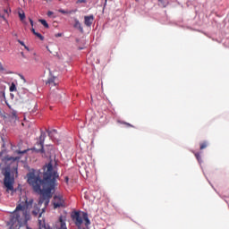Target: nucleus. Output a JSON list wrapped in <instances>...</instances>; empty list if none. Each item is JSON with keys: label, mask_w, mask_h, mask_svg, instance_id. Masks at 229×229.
Returning a JSON list of instances; mask_svg holds the SVG:
<instances>
[{"label": "nucleus", "mask_w": 229, "mask_h": 229, "mask_svg": "<svg viewBox=\"0 0 229 229\" xmlns=\"http://www.w3.org/2000/svg\"><path fill=\"white\" fill-rule=\"evenodd\" d=\"M27 177V182L34 192L41 194L38 205H44L45 208H42V212H46V208L49 205V201L53 198V191L56 187V179L59 177L58 172L55 171L51 163H48L43 166V179L35 173H29Z\"/></svg>", "instance_id": "obj_1"}, {"label": "nucleus", "mask_w": 229, "mask_h": 229, "mask_svg": "<svg viewBox=\"0 0 229 229\" xmlns=\"http://www.w3.org/2000/svg\"><path fill=\"white\" fill-rule=\"evenodd\" d=\"M25 203L26 205L24 206L19 204L15 210L11 214L10 220L7 223L10 229H19L22 225V223H28V221H30L28 208L33 205V199H27Z\"/></svg>", "instance_id": "obj_2"}, {"label": "nucleus", "mask_w": 229, "mask_h": 229, "mask_svg": "<svg viewBox=\"0 0 229 229\" xmlns=\"http://www.w3.org/2000/svg\"><path fill=\"white\" fill-rule=\"evenodd\" d=\"M2 174L4 176V185L6 188V191H13V183H15V179L12 177L10 168H4L2 170Z\"/></svg>", "instance_id": "obj_3"}, {"label": "nucleus", "mask_w": 229, "mask_h": 229, "mask_svg": "<svg viewBox=\"0 0 229 229\" xmlns=\"http://www.w3.org/2000/svg\"><path fill=\"white\" fill-rule=\"evenodd\" d=\"M46 140V132L41 131L38 140L36 143V151L38 153H44V141Z\"/></svg>", "instance_id": "obj_4"}, {"label": "nucleus", "mask_w": 229, "mask_h": 229, "mask_svg": "<svg viewBox=\"0 0 229 229\" xmlns=\"http://www.w3.org/2000/svg\"><path fill=\"white\" fill-rule=\"evenodd\" d=\"M72 219L75 225L81 229V225H83V215L81 216L79 211H75L72 214Z\"/></svg>", "instance_id": "obj_5"}, {"label": "nucleus", "mask_w": 229, "mask_h": 229, "mask_svg": "<svg viewBox=\"0 0 229 229\" xmlns=\"http://www.w3.org/2000/svg\"><path fill=\"white\" fill-rule=\"evenodd\" d=\"M64 196L62 195H55L54 197L53 205L54 208H60V207H64Z\"/></svg>", "instance_id": "obj_6"}, {"label": "nucleus", "mask_w": 229, "mask_h": 229, "mask_svg": "<svg viewBox=\"0 0 229 229\" xmlns=\"http://www.w3.org/2000/svg\"><path fill=\"white\" fill-rule=\"evenodd\" d=\"M93 22H94V15L90 14L89 16H84L85 26H87L88 28H90Z\"/></svg>", "instance_id": "obj_7"}, {"label": "nucleus", "mask_w": 229, "mask_h": 229, "mask_svg": "<svg viewBox=\"0 0 229 229\" xmlns=\"http://www.w3.org/2000/svg\"><path fill=\"white\" fill-rule=\"evenodd\" d=\"M56 229H67V225H65V220H64V216L59 217V221L55 225Z\"/></svg>", "instance_id": "obj_8"}, {"label": "nucleus", "mask_w": 229, "mask_h": 229, "mask_svg": "<svg viewBox=\"0 0 229 229\" xmlns=\"http://www.w3.org/2000/svg\"><path fill=\"white\" fill-rule=\"evenodd\" d=\"M56 81V77L50 76L47 81V85H48V87H56V85H58V82Z\"/></svg>", "instance_id": "obj_9"}, {"label": "nucleus", "mask_w": 229, "mask_h": 229, "mask_svg": "<svg viewBox=\"0 0 229 229\" xmlns=\"http://www.w3.org/2000/svg\"><path fill=\"white\" fill-rule=\"evenodd\" d=\"M9 119L11 123H15L19 119V116H17V111H12L11 114L9 115Z\"/></svg>", "instance_id": "obj_10"}, {"label": "nucleus", "mask_w": 229, "mask_h": 229, "mask_svg": "<svg viewBox=\"0 0 229 229\" xmlns=\"http://www.w3.org/2000/svg\"><path fill=\"white\" fill-rule=\"evenodd\" d=\"M74 21H75V23H74L73 27L76 30H79L81 31V33H83V27L81 26V23L80 22V20L75 19Z\"/></svg>", "instance_id": "obj_11"}, {"label": "nucleus", "mask_w": 229, "mask_h": 229, "mask_svg": "<svg viewBox=\"0 0 229 229\" xmlns=\"http://www.w3.org/2000/svg\"><path fill=\"white\" fill-rule=\"evenodd\" d=\"M82 217H83V220L85 221V226H89L90 220L89 219V214H87L86 212H82Z\"/></svg>", "instance_id": "obj_12"}, {"label": "nucleus", "mask_w": 229, "mask_h": 229, "mask_svg": "<svg viewBox=\"0 0 229 229\" xmlns=\"http://www.w3.org/2000/svg\"><path fill=\"white\" fill-rule=\"evenodd\" d=\"M58 12H59V13H63L64 15H67L69 13H76L78 12V10L75 9V10H72V11H65L64 9H59Z\"/></svg>", "instance_id": "obj_13"}, {"label": "nucleus", "mask_w": 229, "mask_h": 229, "mask_svg": "<svg viewBox=\"0 0 229 229\" xmlns=\"http://www.w3.org/2000/svg\"><path fill=\"white\" fill-rule=\"evenodd\" d=\"M38 214H40V208H38V206H34V208L32 210V216H34L35 217H37V216H38Z\"/></svg>", "instance_id": "obj_14"}, {"label": "nucleus", "mask_w": 229, "mask_h": 229, "mask_svg": "<svg viewBox=\"0 0 229 229\" xmlns=\"http://www.w3.org/2000/svg\"><path fill=\"white\" fill-rule=\"evenodd\" d=\"M10 92H17V86H15L14 82H12L10 88H9Z\"/></svg>", "instance_id": "obj_15"}, {"label": "nucleus", "mask_w": 229, "mask_h": 229, "mask_svg": "<svg viewBox=\"0 0 229 229\" xmlns=\"http://www.w3.org/2000/svg\"><path fill=\"white\" fill-rule=\"evenodd\" d=\"M18 15H19L21 21H24L26 19V14L24 13L23 11L19 12Z\"/></svg>", "instance_id": "obj_16"}, {"label": "nucleus", "mask_w": 229, "mask_h": 229, "mask_svg": "<svg viewBox=\"0 0 229 229\" xmlns=\"http://www.w3.org/2000/svg\"><path fill=\"white\" fill-rule=\"evenodd\" d=\"M39 22L44 26V28H49V24L46 20H39Z\"/></svg>", "instance_id": "obj_17"}, {"label": "nucleus", "mask_w": 229, "mask_h": 229, "mask_svg": "<svg viewBox=\"0 0 229 229\" xmlns=\"http://www.w3.org/2000/svg\"><path fill=\"white\" fill-rule=\"evenodd\" d=\"M207 146H208V143H207V141L200 143V149L207 148Z\"/></svg>", "instance_id": "obj_18"}, {"label": "nucleus", "mask_w": 229, "mask_h": 229, "mask_svg": "<svg viewBox=\"0 0 229 229\" xmlns=\"http://www.w3.org/2000/svg\"><path fill=\"white\" fill-rule=\"evenodd\" d=\"M34 35L38 37L39 40H44V36H42V34L36 32Z\"/></svg>", "instance_id": "obj_19"}, {"label": "nucleus", "mask_w": 229, "mask_h": 229, "mask_svg": "<svg viewBox=\"0 0 229 229\" xmlns=\"http://www.w3.org/2000/svg\"><path fill=\"white\" fill-rule=\"evenodd\" d=\"M3 73H4V74H13V72H11L10 70H6V69L4 68V70L3 71Z\"/></svg>", "instance_id": "obj_20"}, {"label": "nucleus", "mask_w": 229, "mask_h": 229, "mask_svg": "<svg viewBox=\"0 0 229 229\" xmlns=\"http://www.w3.org/2000/svg\"><path fill=\"white\" fill-rule=\"evenodd\" d=\"M195 157H196L198 162H201V156L199 155V153H195Z\"/></svg>", "instance_id": "obj_21"}, {"label": "nucleus", "mask_w": 229, "mask_h": 229, "mask_svg": "<svg viewBox=\"0 0 229 229\" xmlns=\"http://www.w3.org/2000/svg\"><path fill=\"white\" fill-rule=\"evenodd\" d=\"M4 13H6V15H10L12 10H10V8L7 9H4Z\"/></svg>", "instance_id": "obj_22"}, {"label": "nucleus", "mask_w": 229, "mask_h": 229, "mask_svg": "<svg viewBox=\"0 0 229 229\" xmlns=\"http://www.w3.org/2000/svg\"><path fill=\"white\" fill-rule=\"evenodd\" d=\"M83 3H87V0H77L76 4H81Z\"/></svg>", "instance_id": "obj_23"}, {"label": "nucleus", "mask_w": 229, "mask_h": 229, "mask_svg": "<svg viewBox=\"0 0 229 229\" xmlns=\"http://www.w3.org/2000/svg\"><path fill=\"white\" fill-rule=\"evenodd\" d=\"M24 153H28V150L18 151V155H24Z\"/></svg>", "instance_id": "obj_24"}, {"label": "nucleus", "mask_w": 229, "mask_h": 229, "mask_svg": "<svg viewBox=\"0 0 229 229\" xmlns=\"http://www.w3.org/2000/svg\"><path fill=\"white\" fill-rule=\"evenodd\" d=\"M4 71V67L3 66V64L0 63V72H3Z\"/></svg>", "instance_id": "obj_25"}, {"label": "nucleus", "mask_w": 229, "mask_h": 229, "mask_svg": "<svg viewBox=\"0 0 229 229\" xmlns=\"http://www.w3.org/2000/svg\"><path fill=\"white\" fill-rule=\"evenodd\" d=\"M19 44H21V46H23V47L26 46L23 41H21V39H18Z\"/></svg>", "instance_id": "obj_26"}, {"label": "nucleus", "mask_w": 229, "mask_h": 229, "mask_svg": "<svg viewBox=\"0 0 229 229\" xmlns=\"http://www.w3.org/2000/svg\"><path fill=\"white\" fill-rule=\"evenodd\" d=\"M53 13H53L52 11H48V12H47V16H48V17H51V15H53Z\"/></svg>", "instance_id": "obj_27"}, {"label": "nucleus", "mask_w": 229, "mask_h": 229, "mask_svg": "<svg viewBox=\"0 0 229 229\" xmlns=\"http://www.w3.org/2000/svg\"><path fill=\"white\" fill-rule=\"evenodd\" d=\"M124 124H126V126H129L130 128H133V125H131V124L129 123H124Z\"/></svg>", "instance_id": "obj_28"}, {"label": "nucleus", "mask_w": 229, "mask_h": 229, "mask_svg": "<svg viewBox=\"0 0 229 229\" xmlns=\"http://www.w3.org/2000/svg\"><path fill=\"white\" fill-rule=\"evenodd\" d=\"M56 133V130H53L52 131H47L48 135H51V133Z\"/></svg>", "instance_id": "obj_29"}, {"label": "nucleus", "mask_w": 229, "mask_h": 229, "mask_svg": "<svg viewBox=\"0 0 229 229\" xmlns=\"http://www.w3.org/2000/svg\"><path fill=\"white\" fill-rule=\"evenodd\" d=\"M64 181H65L66 183H69V177L66 176V177L64 178Z\"/></svg>", "instance_id": "obj_30"}, {"label": "nucleus", "mask_w": 229, "mask_h": 229, "mask_svg": "<svg viewBox=\"0 0 229 229\" xmlns=\"http://www.w3.org/2000/svg\"><path fill=\"white\" fill-rule=\"evenodd\" d=\"M31 32L33 33V35H35V33H37V31H35V29H31Z\"/></svg>", "instance_id": "obj_31"}, {"label": "nucleus", "mask_w": 229, "mask_h": 229, "mask_svg": "<svg viewBox=\"0 0 229 229\" xmlns=\"http://www.w3.org/2000/svg\"><path fill=\"white\" fill-rule=\"evenodd\" d=\"M55 37H62V33L55 34Z\"/></svg>", "instance_id": "obj_32"}, {"label": "nucleus", "mask_w": 229, "mask_h": 229, "mask_svg": "<svg viewBox=\"0 0 229 229\" xmlns=\"http://www.w3.org/2000/svg\"><path fill=\"white\" fill-rule=\"evenodd\" d=\"M23 47H25V49H27V51H30V48L26 45Z\"/></svg>", "instance_id": "obj_33"}, {"label": "nucleus", "mask_w": 229, "mask_h": 229, "mask_svg": "<svg viewBox=\"0 0 229 229\" xmlns=\"http://www.w3.org/2000/svg\"><path fill=\"white\" fill-rule=\"evenodd\" d=\"M31 26H33V20H30Z\"/></svg>", "instance_id": "obj_34"}, {"label": "nucleus", "mask_w": 229, "mask_h": 229, "mask_svg": "<svg viewBox=\"0 0 229 229\" xmlns=\"http://www.w3.org/2000/svg\"><path fill=\"white\" fill-rule=\"evenodd\" d=\"M2 96L4 98V91L2 92Z\"/></svg>", "instance_id": "obj_35"}, {"label": "nucleus", "mask_w": 229, "mask_h": 229, "mask_svg": "<svg viewBox=\"0 0 229 229\" xmlns=\"http://www.w3.org/2000/svg\"><path fill=\"white\" fill-rule=\"evenodd\" d=\"M41 216H42V213L39 214V217H41Z\"/></svg>", "instance_id": "obj_36"}, {"label": "nucleus", "mask_w": 229, "mask_h": 229, "mask_svg": "<svg viewBox=\"0 0 229 229\" xmlns=\"http://www.w3.org/2000/svg\"><path fill=\"white\" fill-rule=\"evenodd\" d=\"M21 80H24V81H25L24 77L21 76Z\"/></svg>", "instance_id": "obj_37"}, {"label": "nucleus", "mask_w": 229, "mask_h": 229, "mask_svg": "<svg viewBox=\"0 0 229 229\" xmlns=\"http://www.w3.org/2000/svg\"><path fill=\"white\" fill-rule=\"evenodd\" d=\"M21 55H23V56H24V53H22V52H21Z\"/></svg>", "instance_id": "obj_38"}, {"label": "nucleus", "mask_w": 229, "mask_h": 229, "mask_svg": "<svg viewBox=\"0 0 229 229\" xmlns=\"http://www.w3.org/2000/svg\"><path fill=\"white\" fill-rule=\"evenodd\" d=\"M158 1H162V0H158Z\"/></svg>", "instance_id": "obj_39"}]
</instances>
